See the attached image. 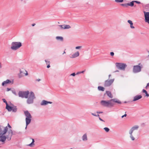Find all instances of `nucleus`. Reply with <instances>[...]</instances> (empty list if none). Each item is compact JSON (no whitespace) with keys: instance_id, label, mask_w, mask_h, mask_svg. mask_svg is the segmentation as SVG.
Returning a JSON list of instances; mask_svg holds the SVG:
<instances>
[{"instance_id":"nucleus-1","label":"nucleus","mask_w":149,"mask_h":149,"mask_svg":"<svg viewBox=\"0 0 149 149\" xmlns=\"http://www.w3.org/2000/svg\"><path fill=\"white\" fill-rule=\"evenodd\" d=\"M113 102L118 104L121 103L120 101L116 99H113L108 101L102 100L100 103L104 107H108L109 106L112 107L114 104Z\"/></svg>"},{"instance_id":"nucleus-2","label":"nucleus","mask_w":149,"mask_h":149,"mask_svg":"<svg viewBox=\"0 0 149 149\" xmlns=\"http://www.w3.org/2000/svg\"><path fill=\"white\" fill-rule=\"evenodd\" d=\"M24 112L25 115L26 116L25 119L26 122V127H25V129H26L27 125L29 124L31 122L32 116L28 111H24Z\"/></svg>"},{"instance_id":"nucleus-3","label":"nucleus","mask_w":149,"mask_h":149,"mask_svg":"<svg viewBox=\"0 0 149 149\" xmlns=\"http://www.w3.org/2000/svg\"><path fill=\"white\" fill-rule=\"evenodd\" d=\"M139 127V126L138 125H135L132 127L129 130V133L130 134V137L132 141H134L135 139L133 135V132L135 130H137Z\"/></svg>"},{"instance_id":"nucleus-4","label":"nucleus","mask_w":149,"mask_h":149,"mask_svg":"<svg viewBox=\"0 0 149 149\" xmlns=\"http://www.w3.org/2000/svg\"><path fill=\"white\" fill-rule=\"evenodd\" d=\"M22 46V43L20 42H13L11 43V49L12 50H16Z\"/></svg>"},{"instance_id":"nucleus-5","label":"nucleus","mask_w":149,"mask_h":149,"mask_svg":"<svg viewBox=\"0 0 149 149\" xmlns=\"http://www.w3.org/2000/svg\"><path fill=\"white\" fill-rule=\"evenodd\" d=\"M27 100V103L28 104H33V103L34 100L36 98L34 93L31 92L30 93L29 97H28Z\"/></svg>"},{"instance_id":"nucleus-6","label":"nucleus","mask_w":149,"mask_h":149,"mask_svg":"<svg viewBox=\"0 0 149 149\" xmlns=\"http://www.w3.org/2000/svg\"><path fill=\"white\" fill-rule=\"evenodd\" d=\"M143 66L141 63L139 64L138 65L133 66V72L134 73H137L141 71Z\"/></svg>"},{"instance_id":"nucleus-7","label":"nucleus","mask_w":149,"mask_h":149,"mask_svg":"<svg viewBox=\"0 0 149 149\" xmlns=\"http://www.w3.org/2000/svg\"><path fill=\"white\" fill-rule=\"evenodd\" d=\"M116 67L119 69L122 70H125L127 65L125 63H116Z\"/></svg>"},{"instance_id":"nucleus-8","label":"nucleus","mask_w":149,"mask_h":149,"mask_svg":"<svg viewBox=\"0 0 149 149\" xmlns=\"http://www.w3.org/2000/svg\"><path fill=\"white\" fill-rule=\"evenodd\" d=\"M6 134V136L8 140L9 141L11 140L12 135L15 134V132L14 131H13L11 129H10L8 130Z\"/></svg>"},{"instance_id":"nucleus-9","label":"nucleus","mask_w":149,"mask_h":149,"mask_svg":"<svg viewBox=\"0 0 149 149\" xmlns=\"http://www.w3.org/2000/svg\"><path fill=\"white\" fill-rule=\"evenodd\" d=\"M29 94V91H20L18 93V95L19 97L22 98H27Z\"/></svg>"},{"instance_id":"nucleus-10","label":"nucleus","mask_w":149,"mask_h":149,"mask_svg":"<svg viewBox=\"0 0 149 149\" xmlns=\"http://www.w3.org/2000/svg\"><path fill=\"white\" fill-rule=\"evenodd\" d=\"M8 128L7 126L5 127L0 126V134L4 135L8 131Z\"/></svg>"},{"instance_id":"nucleus-11","label":"nucleus","mask_w":149,"mask_h":149,"mask_svg":"<svg viewBox=\"0 0 149 149\" xmlns=\"http://www.w3.org/2000/svg\"><path fill=\"white\" fill-rule=\"evenodd\" d=\"M114 79L106 80L104 83V86L105 87H108L110 86L113 83Z\"/></svg>"},{"instance_id":"nucleus-12","label":"nucleus","mask_w":149,"mask_h":149,"mask_svg":"<svg viewBox=\"0 0 149 149\" xmlns=\"http://www.w3.org/2000/svg\"><path fill=\"white\" fill-rule=\"evenodd\" d=\"M145 20L146 22L149 24V12H146L144 11Z\"/></svg>"},{"instance_id":"nucleus-13","label":"nucleus","mask_w":149,"mask_h":149,"mask_svg":"<svg viewBox=\"0 0 149 149\" xmlns=\"http://www.w3.org/2000/svg\"><path fill=\"white\" fill-rule=\"evenodd\" d=\"M52 103V102L48 101L45 100H43L40 103V105L41 106H45L48 104H51Z\"/></svg>"},{"instance_id":"nucleus-14","label":"nucleus","mask_w":149,"mask_h":149,"mask_svg":"<svg viewBox=\"0 0 149 149\" xmlns=\"http://www.w3.org/2000/svg\"><path fill=\"white\" fill-rule=\"evenodd\" d=\"M79 52L77 51L75 52L74 53L71 55L70 57L71 58H76L79 56Z\"/></svg>"},{"instance_id":"nucleus-15","label":"nucleus","mask_w":149,"mask_h":149,"mask_svg":"<svg viewBox=\"0 0 149 149\" xmlns=\"http://www.w3.org/2000/svg\"><path fill=\"white\" fill-rule=\"evenodd\" d=\"M12 83V84L13 83L12 82L11 80L9 79H7L6 81H4L2 83V85L3 86H4L5 85L7 84H10Z\"/></svg>"},{"instance_id":"nucleus-16","label":"nucleus","mask_w":149,"mask_h":149,"mask_svg":"<svg viewBox=\"0 0 149 149\" xmlns=\"http://www.w3.org/2000/svg\"><path fill=\"white\" fill-rule=\"evenodd\" d=\"M7 139L6 136L1 134L0 136V141L4 142Z\"/></svg>"},{"instance_id":"nucleus-17","label":"nucleus","mask_w":149,"mask_h":149,"mask_svg":"<svg viewBox=\"0 0 149 149\" xmlns=\"http://www.w3.org/2000/svg\"><path fill=\"white\" fill-rule=\"evenodd\" d=\"M142 97V96L141 95H138L135 96L134 97L133 101H135L137 100Z\"/></svg>"},{"instance_id":"nucleus-18","label":"nucleus","mask_w":149,"mask_h":149,"mask_svg":"<svg viewBox=\"0 0 149 149\" xmlns=\"http://www.w3.org/2000/svg\"><path fill=\"white\" fill-rule=\"evenodd\" d=\"M132 3H127L125 4H121V6H125L126 7H127L128 6H130L132 7Z\"/></svg>"},{"instance_id":"nucleus-19","label":"nucleus","mask_w":149,"mask_h":149,"mask_svg":"<svg viewBox=\"0 0 149 149\" xmlns=\"http://www.w3.org/2000/svg\"><path fill=\"white\" fill-rule=\"evenodd\" d=\"M106 93L107 95L110 98H112L113 97V95L110 91H106Z\"/></svg>"},{"instance_id":"nucleus-20","label":"nucleus","mask_w":149,"mask_h":149,"mask_svg":"<svg viewBox=\"0 0 149 149\" xmlns=\"http://www.w3.org/2000/svg\"><path fill=\"white\" fill-rule=\"evenodd\" d=\"M127 22L130 24V27L131 29H134V27L133 26V23L132 21L129 20L127 21Z\"/></svg>"},{"instance_id":"nucleus-21","label":"nucleus","mask_w":149,"mask_h":149,"mask_svg":"<svg viewBox=\"0 0 149 149\" xmlns=\"http://www.w3.org/2000/svg\"><path fill=\"white\" fill-rule=\"evenodd\" d=\"M82 139L83 141H85L87 140V135L86 134L83 135L82 137Z\"/></svg>"},{"instance_id":"nucleus-22","label":"nucleus","mask_w":149,"mask_h":149,"mask_svg":"<svg viewBox=\"0 0 149 149\" xmlns=\"http://www.w3.org/2000/svg\"><path fill=\"white\" fill-rule=\"evenodd\" d=\"M12 107L9 106L8 104H6V109L9 111H10L12 110Z\"/></svg>"},{"instance_id":"nucleus-23","label":"nucleus","mask_w":149,"mask_h":149,"mask_svg":"<svg viewBox=\"0 0 149 149\" xmlns=\"http://www.w3.org/2000/svg\"><path fill=\"white\" fill-rule=\"evenodd\" d=\"M31 139L32 140V142L31 143L28 145V146L30 147H33V146L35 145L34 143L35 141L33 139L31 138Z\"/></svg>"},{"instance_id":"nucleus-24","label":"nucleus","mask_w":149,"mask_h":149,"mask_svg":"<svg viewBox=\"0 0 149 149\" xmlns=\"http://www.w3.org/2000/svg\"><path fill=\"white\" fill-rule=\"evenodd\" d=\"M56 39L58 40L63 41V38L61 36H56Z\"/></svg>"},{"instance_id":"nucleus-25","label":"nucleus","mask_w":149,"mask_h":149,"mask_svg":"<svg viewBox=\"0 0 149 149\" xmlns=\"http://www.w3.org/2000/svg\"><path fill=\"white\" fill-rule=\"evenodd\" d=\"M142 92L143 93H145L146 95V96L147 97L149 96V94L146 91V90L143 89L142 90Z\"/></svg>"},{"instance_id":"nucleus-26","label":"nucleus","mask_w":149,"mask_h":149,"mask_svg":"<svg viewBox=\"0 0 149 149\" xmlns=\"http://www.w3.org/2000/svg\"><path fill=\"white\" fill-rule=\"evenodd\" d=\"M98 89L99 91H104V88L101 86H98Z\"/></svg>"},{"instance_id":"nucleus-27","label":"nucleus","mask_w":149,"mask_h":149,"mask_svg":"<svg viewBox=\"0 0 149 149\" xmlns=\"http://www.w3.org/2000/svg\"><path fill=\"white\" fill-rule=\"evenodd\" d=\"M136 2V3H138V4H140V2H139L138 1H132L131 2V3H132V7L134 6V2Z\"/></svg>"},{"instance_id":"nucleus-28","label":"nucleus","mask_w":149,"mask_h":149,"mask_svg":"<svg viewBox=\"0 0 149 149\" xmlns=\"http://www.w3.org/2000/svg\"><path fill=\"white\" fill-rule=\"evenodd\" d=\"M12 111L13 112H16L17 111V108L16 107H12Z\"/></svg>"},{"instance_id":"nucleus-29","label":"nucleus","mask_w":149,"mask_h":149,"mask_svg":"<svg viewBox=\"0 0 149 149\" xmlns=\"http://www.w3.org/2000/svg\"><path fill=\"white\" fill-rule=\"evenodd\" d=\"M71 28V26L69 25H65V29H69Z\"/></svg>"},{"instance_id":"nucleus-30","label":"nucleus","mask_w":149,"mask_h":149,"mask_svg":"<svg viewBox=\"0 0 149 149\" xmlns=\"http://www.w3.org/2000/svg\"><path fill=\"white\" fill-rule=\"evenodd\" d=\"M104 129L107 132H108L109 131V129L108 127H104Z\"/></svg>"},{"instance_id":"nucleus-31","label":"nucleus","mask_w":149,"mask_h":149,"mask_svg":"<svg viewBox=\"0 0 149 149\" xmlns=\"http://www.w3.org/2000/svg\"><path fill=\"white\" fill-rule=\"evenodd\" d=\"M123 1V0H115V1L117 3H121Z\"/></svg>"},{"instance_id":"nucleus-32","label":"nucleus","mask_w":149,"mask_h":149,"mask_svg":"<svg viewBox=\"0 0 149 149\" xmlns=\"http://www.w3.org/2000/svg\"><path fill=\"white\" fill-rule=\"evenodd\" d=\"M82 47L81 46H77L75 47V49H80Z\"/></svg>"},{"instance_id":"nucleus-33","label":"nucleus","mask_w":149,"mask_h":149,"mask_svg":"<svg viewBox=\"0 0 149 149\" xmlns=\"http://www.w3.org/2000/svg\"><path fill=\"white\" fill-rule=\"evenodd\" d=\"M3 101V102L4 103H5L6 104H6H8L7 101H6V100L5 99H2Z\"/></svg>"},{"instance_id":"nucleus-34","label":"nucleus","mask_w":149,"mask_h":149,"mask_svg":"<svg viewBox=\"0 0 149 149\" xmlns=\"http://www.w3.org/2000/svg\"><path fill=\"white\" fill-rule=\"evenodd\" d=\"M84 72V71H81V72H77L76 73V74H79L83 73Z\"/></svg>"},{"instance_id":"nucleus-35","label":"nucleus","mask_w":149,"mask_h":149,"mask_svg":"<svg viewBox=\"0 0 149 149\" xmlns=\"http://www.w3.org/2000/svg\"><path fill=\"white\" fill-rule=\"evenodd\" d=\"M148 87H149V82L147 84L146 86L145 87V88L147 89Z\"/></svg>"},{"instance_id":"nucleus-36","label":"nucleus","mask_w":149,"mask_h":149,"mask_svg":"<svg viewBox=\"0 0 149 149\" xmlns=\"http://www.w3.org/2000/svg\"><path fill=\"white\" fill-rule=\"evenodd\" d=\"M58 26L60 28V29H63V26L62 25H58Z\"/></svg>"},{"instance_id":"nucleus-37","label":"nucleus","mask_w":149,"mask_h":149,"mask_svg":"<svg viewBox=\"0 0 149 149\" xmlns=\"http://www.w3.org/2000/svg\"><path fill=\"white\" fill-rule=\"evenodd\" d=\"M12 93L13 94H14V95H17L16 93V92H15V91H12Z\"/></svg>"},{"instance_id":"nucleus-38","label":"nucleus","mask_w":149,"mask_h":149,"mask_svg":"<svg viewBox=\"0 0 149 149\" xmlns=\"http://www.w3.org/2000/svg\"><path fill=\"white\" fill-rule=\"evenodd\" d=\"M110 55L111 56H113L114 55V53L113 52H110Z\"/></svg>"},{"instance_id":"nucleus-39","label":"nucleus","mask_w":149,"mask_h":149,"mask_svg":"<svg viewBox=\"0 0 149 149\" xmlns=\"http://www.w3.org/2000/svg\"><path fill=\"white\" fill-rule=\"evenodd\" d=\"M45 61L46 63V64H49V61H47V60H45Z\"/></svg>"},{"instance_id":"nucleus-40","label":"nucleus","mask_w":149,"mask_h":149,"mask_svg":"<svg viewBox=\"0 0 149 149\" xmlns=\"http://www.w3.org/2000/svg\"><path fill=\"white\" fill-rule=\"evenodd\" d=\"M103 113L102 112V111H97L96 112V113H98V114H100V113Z\"/></svg>"},{"instance_id":"nucleus-41","label":"nucleus","mask_w":149,"mask_h":149,"mask_svg":"<svg viewBox=\"0 0 149 149\" xmlns=\"http://www.w3.org/2000/svg\"><path fill=\"white\" fill-rule=\"evenodd\" d=\"M76 74L74 73H72L70 75L73 76H74Z\"/></svg>"},{"instance_id":"nucleus-42","label":"nucleus","mask_w":149,"mask_h":149,"mask_svg":"<svg viewBox=\"0 0 149 149\" xmlns=\"http://www.w3.org/2000/svg\"><path fill=\"white\" fill-rule=\"evenodd\" d=\"M7 127H8L10 129L11 128V126L8 123V126Z\"/></svg>"},{"instance_id":"nucleus-43","label":"nucleus","mask_w":149,"mask_h":149,"mask_svg":"<svg viewBox=\"0 0 149 149\" xmlns=\"http://www.w3.org/2000/svg\"><path fill=\"white\" fill-rule=\"evenodd\" d=\"M127 116V114H125L124 115H123L121 117L122 118H123L124 117H126Z\"/></svg>"},{"instance_id":"nucleus-44","label":"nucleus","mask_w":149,"mask_h":149,"mask_svg":"<svg viewBox=\"0 0 149 149\" xmlns=\"http://www.w3.org/2000/svg\"><path fill=\"white\" fill-rule=\"evenodd\" d=\"M10 90H11V88H7V91H10Z\"/></svg>"},{"instance_id":"nucleus-45","label":"nucleus","mask_w":149,"mask_h":149,"mask_svg":"<svg viewBox=\"0 0 149 149\" xmlns=\"http://www.w3.org/2000/svg\"><path fill=\"white\" fill-rule=\"evenodd\" d=\"M99 120H101V121H103V122H104V121L102 119H101L100 118V117H99Z\"/></svg>"},{"instance_id":"nucleus-46","label":"nucleus","mask_w":149,"mask_h":149,"mask_svg":"<svg viewBox=\"0 0 149 149\" xmlns=\"http://www.w3.org/2000/svg\"><path fill=\"white\" fill-rule=\"evenodd\" d=\"M91 113L92 115L94 116H96V114H95L93 113Z\"/></svg>"},{"instance_id":"nucleus-47","label":"nucleus","mask_w":149,"mask_h":149,"mask_svg":"<svg viewBox=\"0 0 149 149\" xmlns=\"http://www.w3.org/2000/svg\"><path fill=\"white\" fill-rule=\"evenodd\" d=\"M2 67V64H1V63L0 62V68H1Z\"/></svg>"},{"instance_id":"nucleus-48","label":"nucleus","mask_w":149,"mask_h":149,"mask_svg":"<svg viewBox=\"0 0 149 149\" xmlns=\"http://www.w3.org/2000/svg\"><path fill=\"white\" fill-rule=\"evenodd\" d=\"M50 65H49V64L47 66V68H49L50 67Z\"/></svg>"},{"instance_id":"nucleus-49","label":"nucleus","mask_w":149,"mask_h":149,"mask_svg":"<svg viewBox=\"0 0 149 149\" xmlns=\"http://www.w3.org/2000/svg\"><path fill=\"white\" fill-rule=\"evenodd\" d=\"M63 29H65V24L63 25Z\"/></svg>"},{"instance_id":"nucleus-50","label":"nucleus","mask_w":149,"mask_h":149,"mask_svg":"<svg viewBox=\"0 0 149 149\" xmlns=\"http://www.w3.org/2000/svg\"><path fill=\"white\" fill-rule=\"evenodd\" d=\"M36 81H40V79H37L36 80Z\"/></svg>"},{"instance_id":"nucleus-51","label":"nucleus","mask_w":149,"mask_h":149,"mask_svg":"<svg viewBox=\"0 0 149 149\" xmlns=\"http://www.w3.org/2000/svg\"><path fill=\"white\" fill-rule=\"evenodd\" d=\"M26 73L25 74V75L27 76L28 75V73L26 70Z\"/></svg>"},{"instance_id":"nucleus-52","label":"nucleus","mask_w":149,"mask_h":149,"mask_svg":"<svg viewBox=\"0 0 149 149\" xmlns=\"http://www.w3.org/2000/svg\"><path fill=\"white\" fill-rule=\"evenodd\" d=\"M111 76V74H109V76H109V78H110V77Z\"/></svg>"},{"instance_id":"nucleus-53","label":"nucleus","mask_w":149,"mask_h":149,"mask_svg":"<svg viewBox=\"0 0 149 149\" xmlns=\"http://www.w3.org/2000/svg\"><path fill=\"white\" fill-rule=\"evenodd\" d=\"M100 115L99 114L96 115V116H98L99 117Z\"/></svg>"},{"instance_id":"nucleus-54","label":"nucleus","mask_w":149,"mask_h":149,"mask_svg":"<svg viewBox=\"0 0 149 149\" xmlns=\"http://www.w3.org/2000/svg\"><path fill=\"white\" fill-rule=\"evenodd\" d=\"M119 72L118 70H116V71H114V72Z\"/></svg>"},{"instance_id":"nucleus-55","label":"nucleus","mask_w":149,"mask_h":149,"mask_svg":"<svg viewBox=\"0 0 149 149\" xmlns=\"http://www.w3.org/2000/svg\"><path fill=\"white\" fill-rule=\"evenodd\" d=\"M35 25V24H32V26H34V25Z\"/></svg>"},{"instance_id":"nucleus-56","label":"nucleus","mask_w":149,"mask_h":149,"mask_svg":"<svg viewBox=\"0 0 149 149\" xmlns=\"http://www.w3.org/2000/svg\"><path fill=\"white\" fill-rule=\"evenodd\" d=\"M20 1H23L24 0H20Z\"/></svg>"},{"instance_id":"nucleus-57","label":"nucleus","mask_w":149,"mask_h":149,"mask_svg":"<svg viewBox=\"0 0 149 149\" xmlns=\"http://www.w3.org/2000/svg\"><path fill=\"white\" fill-rule=\"evenodd\" d=\"M65 53V51H64L63 54L64 53Z\"/></svg>"}]
</instances>
